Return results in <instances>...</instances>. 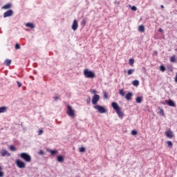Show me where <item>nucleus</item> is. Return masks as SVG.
<instances>
[{
    "label": "nucleus",
    "mask_w": 177,
    "mask_h": 177,
    "mask_svg": "<svg viewBox=\"0 0 177 177\" xmlns=\"http://www.w3.org/2000/svg\"><path fill=\"white\" fill-rule=\"evenodd\" d=\"M50 153L51 156H55V154H57V150H50Z\"/></svg>",
    "instance_id": "a878e982"
},
{
    "label": "nucleus",
    "mask_w": 177,
    "mask_h": 177,
    "mask_svg": "<svg viewBox=\"0 0 177 177\" xmlns=\"http://www.w3.org/2000/svg\"><path fill=\"white\" fill-rule=\"evenodd\" d=\"M15 49H20V45L19 44L15 45Z\"/></svg>",
    "instance_id": "c9c22d12"
},
{
    "label": "nucleus",
    "mask_w": 177,
    "mask_h": 177,
    "mask_svg": "<svg viewBox=\"0 0 177 177\" xmlns=\"http://www.w3.org/2000/svg\"><path fill=\"white\" fill-rule=\"evenodd\" d=\"M99 100H100V96H99V95L95 94L93 96L92 98V104H94V106H97V102H99Z\"/></svg>",
    "instance_id": "39448f33"
},
{
    "label": "nucleus",
    "mask_w": 177,
    "mask_h": 177,
    "mask_svg": "<svg viewBox=\"0 0 177 177\" xmlns=\"http://www.w3.org/2000/svg\"><path fill=\"white\" fill-rule=\"evenodd\" d=\"M57 161H58V162H63V161H64V157H63V156H58L57 157Z\"/></svg>",
    "instance_id": "dca6fc26"
},
{
    "label": "nucleus",
    "mask_w": 177,
    "mask_h": 177,
    "mask_svg": "<svg viewBox=\"0 0 177 177\" xmlns=\"http://www.w3.org/2000/svg\"><path fill=\"white\" fill-rule=\"evenodd\" d=\"M166 103L168 106H170V107H175V102L171 100H166Z\"/></svg>",
    "instance_id": "ddd939ff"
},
{
    "label": "nucleus",
    "mask_w": 177,
    "mask_h": 177,
    "mask_svg": "<svg viewBox=\"0 0 177 177\" xmlns=\"http://www.w3.org/2000/svg\"><path fill=\"white\" fill-rule=\"evenodd\" d=\"M39 154L40 156H44V151H43V150H40V151H39Z\"/></svg>",
    "instance_id": "58836bf2"
},
{
    "label": "nucleus",
    "mask_w": 177,
    "mask_h": 177,
    "mask_svg": "<svg viewBox=\"0 0 177 177\" xmlns=\"http://www.w3.org/2000/svg\"><path fill=\"white\" fill-rule=\"evenodd\" d=\"M165 136L169 138V139H172V138H174V132H172L171 130L167 131L165 132Z\"/></svg>",
    "instance_id": "1a4fd4ad"
},
{
    "label": "nucleus",
    "mask_w": 177,
    "mask_h": 177,
    "mask_svg": "<svg viewBox=\"0 0 177 177\" xmlns=\"http://www.w3.org/2000/svg\"><path fill=\"white\" fill-rule=\"evenodd\" d=\"M160 8H162V9L164 8V6L162 5V6H160Z\"/></svg>",
    "instance_id": "49530a36"
},
{
    "label": "nucleus",
    "mask_w": 177,
    "mask_h": 177,
    "mask_svg": "<svg viewBox=\"0 0 177 177\" xmlns=\"http://www.w3.org/2000/svg\"><path fill=\"white\" fill-rule=\"evenodd\" d=\"M162 31H163V30H162V28H160L158 29V32H162Z\"/></svg>",
    "instance_id": "c03bdc74"
},
{
    "label": "nucleus",
    "mask_w": 177,
    "mask_h": 177,
    "mask_svg": "<svg viewBox=\"0 0 177 177\" xmlns=\"http://www.w3.org/2000/svg\"><path fill=\"white\" fill-rule=\"evenodd\" d=\"M86 103L89 104L91 103V97H88V98L86 100Z\"/></svg>",
    "instance_id": "a19ab883"
},
{
    "label": "nucleus",
    "mask_w": 177,
    "mask_h": 177,
    "mask_svg": "<svg viewBox=\"0 0 177 177\" xmlns=\"http://www.w3.org/2000/svg\"><path fill=\"white\" fill-rule=\"evenodd\" d=\"M10 150L11 151H16V147H15V146H13V145H11V146H10Z\"/></svg>",
    "instance_id": "c85d7f7f"
},
{
    "label": "nucleus",
    "mask_w": 177,
    "mask_h": 177,
    "mask_svg": "<svg viewBox=\"0 0 177 177\" xmlns=\"http://www.w3.org/2000/svg\"><path fill=\"white\" fill-rule=\"evenodd\" d=\"M138 31L140 32H145V26L143 25L138 26Z\"/></svg>",
    "instance_id": "6ab92c4d"
},
{
    "label": "nucleus",
    "mask_w": 177,
    "mask_h": 177,
    "mask_svg": "<svg viewBox=\"0 0 177 177\" xmlns=\"http://www.w3.org/2000/svg\"><path fill=\"white\" fill-rule=\"evenodd\" d=\"M10 8H12V3H8L6 5H4L3 7H2V9H10Z\"/></svg>",
    "instance_id": "f3484780"
},
{
    "label": "nucleus",
    "mask_w": 177,
    "mask_h": 177,
    "mask_svg": "<svg viewBox=\"0 0 177 177\" xmlns=\"http://www.w3.org/2000/svg\"><path fill=\"white\" fill-rule=\"evenodd\" d=\"M19 157L24 160L26 162H31V156L27 153H21L19 154Z\"/></svg>",
    "instance_id": "f257e3e1"
},
{
    "label": "nucleus",
    "mask_w": 177,
    "mask_h": 177,
    "mask_svg": "<svg viewBox=\"0 0 177 177\" xmlns=\"http://www.w3.org/2000/svg\"><path fill=\"white\" fill-rule=\"evenodd\" d=\"M15 163L17 167L20 169L26 168V162L20 160L19 159L16 160Z\"/></svg>",
    "instance_id": "423d86ee"
},
{
    "label": "nucleus",
    "mask_w": 177,
    "mask_h": 177,
    "mask_svg": "<svg viewBox=\"0 0 177 177\" xmlns=\"http://www.w3.org/2000/svg\"><path fill=\"white\" fill-rule=\"evenodd\" d=\"M130 66H133V64L135 63V60L133 59H130L129 60Z\"/></svg>",
    "instance_id": "cd10ccee"
},
{
    "label": "nucleus",
    "mask_w": 177,
    "mask_h": 177,
    "mask_svg": "<svg viewBox=\"0 0 177 177\" xmlns=\"http://www.w3.org/2000/svg\"><path fill=\"white\" fill-rule=\"evenodd\" d=\"M83 23H84V24H85V20H83Z\"/></svg>",
    "instance_id": "8fccbe9b"
},
{
    "label": "nucleus",
    "mask_w": 177,
    "mask_h": 177,
    "mask_svg": "<svg viewBox=\"0 0 177 177\" xmlns=\"http://www.w3.org/2000/svg\"><path fill=\"white\" fill-rule=\"evenodd\" d=\"M26 27H29V28H35V25L32 23H27L26 24Z\"/></svg>",
    "instance_id": "a211bd4d"
},
{
    "label": "nucleus",
    "mask_w": 177,
    "mask_h": 177,
    "mask_svg": "<svg viewBox=\"0 0 177 177\" xmlns=\"http://www.w3.org/2000/svg\"><path fill=\"white\" fill-rule=\"evenodd\" d=\"M77 28H78V21H77L76 19H74L72 24V30H73V31H77Z\"/></svg>",
    "instance_id": "6e6552de"
},
{
    "label": "nucleus",
    "mask_w": 177,
    "mask_h": 177,
    "mask_svg": "<svg viewBox=\"0 0 177 177\" xmlns=\"http://www.w3.org/2000/svg\"><path fill=\"white\" fill-rule=\"evenodd\" d=\"M132 84L134 86H139V80H133Z\"/></svg>",
    "instance_id": "4be33fe9"
},
{
    "label": "nucleus",
    "mask_w": 177,
    "mask_h": 177,
    "mask_svg": "<svg viewBox=\"0 0 177 177\" xmlns=\"http://www.w3.org/2000/svg\"><path fill=\"white\" fill-rule=\"evenodd\" d=\"M91 92L93 95H97L96 93H97V91L95 89L91 90Z\"/></svg>",
    "instance_id": "2f4dec72"
},
{
    "label": "nucleus",
    "mask_w": 177,
    "mask_h": 177,
    "mask_svg": "<svg viewBox=\"0 0 177 177\" xmlns=\"http://www.w3.org/2000/svg\"><path fill=\"white\" fill-rule=\"evenodd\" d=\"M167 146H169V147H172V142L168 141L167 142Z\"/></svg>",
    "instance_id": "f704fd0d"
},
{
    "label": "nucleus",
    "mask_w": 177,
    "mask_h": 177,
    "mask_svg": "<svg viewBox=\"0 0 177 177\" xmlns=\"http://www.w3.org/2000/svg\"><path fill=\"white\" fill-rule=\"evenodd\" d=\"M170 62L171 63H176V57L175 55L172 56L171 58H170Z\"/></svg>",
    "instance_id": "412c9836"
},
{
    "label": "nucleus",
    "mask_w": 177,
    "mask_h": 177,
    "mask_svg": "<svg viewBox=\"0 0 177 177\" xmlns=\"http://www.w3.org/2000/svg\"><path fill=\"white\" fill-rule=\"evenodd\" d=\"M175 82H177V73H176V77H175Z\"/></svg>",
    "instance_id": "a18cd8bd"
},
{
    "label": "nucleus",
    "mask_w": 177,
    "mask_h": 177,
    "mask_svg": "<svg viewBox=\"0 0 177 177\" xmlns=\"http://www.w3.org/2000/svg\"><path fill=\"white\" fill-rule=\"evenodd\" d=\"M53 99H54V100H59V97H57V96H55L54 97H53Z\"/></svg>",
    "instance_id": "37998d69"
},
{
    "label": "nucleus",
    "mask_w": 177,
    "mask_h": 177,
    "mask_svg": "<svg viewBox=\"0 0 177 177\" xmlns=\"http://www.w3.org/2000/svg\"><path fill=\"white\" fill-rule=\"evenodd\" d=\"M142 97H137L136 99V103H142Z\"/></svg>",
    "instance_id": "5701e85b"
},
{
    "label": "nucleus",
    "mask_w": 177,
    "mask_h": 177,
    "mask_svg": "<svg viewBox=\"0 0 177 177\" xmlns=\"http://www.w3.org/2000/svg\"><path fill=\"white\" fill-rule=\"evenodd\" d=\"M84 75L86 78H95V73L88 69L84 71Z\"/></svg>",
    "instance_id": "f03ea898"
},
{
    "label": "nucleus",
    "mask_w": 177,
    "mask_h": 177,
    "mask_svg": "<svg viewBox=\"0 0 177 177\" xmlns=\"http://www.w3.org/2000/svg\"><path fill=\"white\" fill-rule=\"evenodd\" d=\"M135 73V69H129L127 71V75H132Z\"/></svg>",
    "instance_id": "aec40b11"
},
{
    "label": "nucleus",
    "mask_w": 177,
    "mask_h": 177,
    "mask_svg": "<svg viewBox=\"0 0 177 177\" xmlns=\"http://www.w3.org/2000/svg\"><path fill=\"white\" fill-rule=\"evenodd\" d=\"M131 10H133V12H136L138 10V8L135 6H131Z\"/></svg>",
    "instance_id": "c756f323"
},
{
    "label": "nucleus",
    "mask_w": 177,
    "mask_h": 177,
    "mask_svg": "<svg viewBox=\"0 0 177 177\" xmlns=\"http://www.w3.org/2000/svg\"><path fill=\"white\" fill-rule=\"evenodd\" d=\"M6 111H8V107L6 106L0 107V114L2 113H6Z\"/></svg>",
    "instance_id": "2eb2a0df"
},
{
    "label": "nucleus",
    "mask_w": 177,
    "mask_h": 177,
    "mask_svg": "<svg viewBox=\"0 0 177 177\" xmlns=\"http://www.w3.org/2000/svg\"><path fill=\"white\" fill-rule=\"evenodd\" d=\"M116 111V113L118 114V116L119 117V118H122L124 117V112H122V111H121V108L118 109Z\"/></svg>",
    "instance_id": "9b49d317"
},
{
    "label": "nucleus",
    "mask_w": 177,
    "mask_h": 177,
    "mask_svg": "<svg viewBox=\"0 0 177 177\" xmlns=\"http://www.w3.org/2000/svg\"><path fill=\"white\" fill-rule=\"evenodd\" d=\"M66 113L69 117H71L72 118H74V117H75V111H74V109H73V108L70 105L67 106Z\"/></svg>",
    "instance_id": "7ed1b4c3"
},
{
    "label": "nucleus",
    "mask_w": 177,
    "mask_h": 177,
    "mask_svg": "<svg viewBox=\"0 0 177 177\" xmlns=\"http://www.w3.org/2000/svg\"><path fill=\"white\" fill-rule=\"evenodd\" d=\"M160 115H164V110L160 109Z\"/></svg>",
    "instance_id": "ea45409f"
},
{
    "label": "nucleus",
    "mask_w": 177,
    "mask_h": 177,
    "mask_svg": "<svg viewBox=\"0 0 177 177\" xmlns=\"http://www.w3.org/2000/svg\"><path fill=\"white\" fill-rule=\"evenodd\" d=\"M160 71H162V73H164V71H165V66H164L163 65H161L160 66Z\"/></svg>",
    "instance_id": "bb28decb"
},
{
    "label": "nucleus",
    "mask_w": 177,
    "mask_h": 177,
    "mask_svg": "<svg viewBox=\"0 0 177 177\" xmlns=\"http://www.w3.org/2000/svg\"><path fill=\"white\" fill-rule=\"evenodd\" d=\"M0 171H2V167L0 166Z\"/></svg>",
    "instance_id": "09e8293b"
},
{
    "label": "nucleus",
    "mask_w": 177,
    "mask_h": 177,
    "mask_svg": "<svg viewBox=\"0 0 177 177\" xmlns=\"http://www.w3.org/2000/svg\"><path fill=\"white\" fill-rule=\"evenodd\" d=\"M132 96H133L132 93L129 92V93H128L126 94V95H125V99H126L127 100H131V98L132 97Z\"/></svg>",
    "instance_id": "4468645a"
},
{
    "label": "nucleus",
    "mask_w": 177,
    "mask_h": 177,
    "mask_svg": "<svg viewBox=\"0 0 177 177\" xmlns=\"http://www.w3.org/2000/svg\"><path fill=\"white\" fill-rule=\"evenodd\" d=\"M1 157H5L8 156V157H10V153L8 152V151L5 149H2L1 151Z\"/></svg>",
    "instance_id": "9d476101"
},
{
    "label": "nucleus",
    "mask_w": 177,
    "mask_h": 177,
    "mask_svg": "<svg viewBox=\"0 0 177 177\" xmlns=\"http://www.w3.org/2000/svg\"><path fill=\"white\" fill-rule=\"evenodd\" d=\"M170 71H172V68H169Z\"/></svg>",
    "instance_id": "de8ad7c7"
},
{
    "label": "nucleus",
    "mask_w": 177,
    "mask_h": 177,
    "mask_svg": "<svg viewBox=\"0 0 177 177\" xmlns=\"http://www.w3.org/2000/svg\"><path fill=\"white\" fill-rule=\"evenodd\" d=\"M111 106L115 111L121 109L120 108V106H118V104H117V102H112Z\"/></svg>",
    "instance_id": "f8f14e48"
},
{
    "label": "nucleus",
    "mask_w": 177,
    "mask_h": 177,
    "mask_svg": "<svg viewBox=\"0 0 177 177\" xmlns=\"http://www.w3.org/2000/svg\"><path fill=\"white\" fill-rule=\"evenodd\" d=\"M104 99H108V96H107V93H106V92H104Z\"/></svg>",
    "instance_id": "e433bc0d"
},
{
    "label": "nucleus",
    "mask_w": 177,
    "mask_h": 177,
    "mask_svg": "<svg viewBox=\"0 0 177 177\" xmlns=\"http://www.w3.org/2000/svg\"><path fill=\"white\" fill-rule=\"evenodd\" d=\"M12 64V60H10V59H6V61H5V64H6V66H9L10 64Z\"/></svg>",
    "instance_id": "393cba45"
},
{
    "label": "nucleus",
    "mask_w": 177,
    "mask_h": 177,
    "mask_svg": "<svg viewBox=\"0 0 177 177\" xmlns=\"http://www.w3.org/2000/svg\"><path fill=\"white\" fill-rule=\"evenodd\" d=\"M43 133H44V131L41 130V129H39V131H38V135H39V136H41V135H42Z\"/></svg>",
    "instance_id": "473e14b6"
},
{
    "label": "nucleus",
    "mask_w": 177,
    "mask_h": 177,
    "mask_svg": "<svg viewBox=\"0 0 177 177\" xmlns=\"http://www.w3.org/2000/svg\"><path fill=\"white\" fill-rule=\"evenodd\" d=\"M0 177H3V172L0 170Z\"/></svg>",
    "instance_id": "79ce46f5"
},
{
    "label": "nucleus",
    "mask_w": 177,
    "mask_h": 177,
    "mask_svg": "<svg viewBox=\"0 0 177 177\" xmlns=\"http://www.w3.org/2000/svg\"><path fill=\"white\" fill-rule=\"evenodd\" d=\"M93 108L95 110H97L98 113H100V114H104V113H106L107 109H106V108H104L102 106H100V105H95L93 106Z\"/></svg>",
    "instance_id": "20e7f679"
},
{
    "label": "nucleus",
    "mask_w": 177,
    "mask_h": 177,
    "mask_svg": "<svg viewBox=\"0 0 177 177\" xmlns=\"http://www.w3.org/2000/svg\"><path fill=\"white\" fill-rule=\"evenodd\" d=\"M17 85H18V88H21V83H20V82L17 81Z\"/></svg>",
    "instance_id": "4c0bfd02"
},
{
    "label": "nucleus",
    "mask_w": 177,
    "mask_h": 177,
    "mask_svg": "<svg viewBox=\"0 0 177 177\" xmlns=\"http://www.w3.org/2000/svg\"><path fill=\"white\" fill-rule=\"evenodd\" d=\"M119 94L120 96H125V92H124V89H120Z\"/></svg>",
    "instance_id": "b1692460"
},
{
    "label": "nucleus",
    "mask_w": 177,
    "mask_h": 177,
    "mask_svg": "<svg viewBox=\"0 0 177 177\" xmlns=\"http://www.w3.org/2000/svg\"><path fill=\"white\" fill-rule=\"evenodd\" d=\"M79 151L80 153H84L85 151V147H80Z\"/></svg>",
    "instance_id": "7c9ffc66"
},
{
    "label": "nucleus",
    "mask_w": 177,
    "mask_h": 177,
    "mask_svg": "<svg viewBox=\"0 0 177 177\" xmlns=\"http://www.w3.org/2000/svg\"><path fill=\"white\" fill-rule=\"evenodd\" d=\"M11 16H13V10H8L3 14V17H10Z\"/></svg>",
    "instance_id": "0eeeda50"
},
{
    "label": "nucleus",
    "mask_w": 177,
    "mask_h": 177,
    "mask_svg": "<svg viewBox=\"0 0 177 177\" xmlns=\"http://www.w3.org/2000/svg\"><path fill=\"white\" fill-rule=\"evenodd\" d=\"M131 135H133V136L138 135V131H135V130H133V131H131Z\"/></svg>",
    "instance_id": "72a5a7b5"
}]
</instances>
